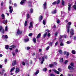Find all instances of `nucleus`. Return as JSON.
I'll use <instances>...</instances> for the list:
<instances>
[{
    "label": "nucleus",
    "instance_id": "1",
    "mask_svg": "<svg viewBox=\"0 0 76 76\" xmlns=\"http://www.w3.org/2000/svg\"><path fill=\"white\" fill-rule=\"evenodd\" d=\"M22 33V31H20L19 29L17 30V35H20V34H21Z\"/></svg>",
    "mask_w": 76,
    "mask_h": 76
},
{
    "label": "nucleus",
    "instance_id": "2",
    "mask_svg": "<svg viewBox=\"0 0 76 76\" xmlns=\"http://www.w3.org/2000/svg\"><path fill=\"white\" fill-rule=\"evenodd\" d=\"M33 27V25L32 24V22H31L30 23V26H29L28 28L30 29V30H31L32 29Z\"/></svg>",
    "mask_w": 76,
    "mask_h": 76
},
{
    "label": "nucleus",
    "instance_id": "3",
    "mask_svg": "<svg viewBox=\"0 0 76 76\" xmlns=\"http://www.w3.org/2000/svg\"><path fill=\"white\" fill-rule=\"evenodd\" d=\"M9 8L10 9L9 10L10 13H12L13 12V8H12V7L10 6L9 7Z\"/></svg>",
    "mask_w": 76,
    "mask_h": 76
},
{
    "label": "nucleus",
    "instance_id": "4",
    "mask_svg": "<svg viewBox=\"0 0 76 76\" xmlns=\"http://www.w3.org/2000/svg\"><path fill=\"white\" fill-rule=\"evenodd\" d=\"M1 31L2 32V34H4V29L3 28V27L1 26H0V32Z\"/></svg>",
    "mask_w": 76,
    "mask_h": 76
},
{
    "label": "nucleus",
    "instance_id": "5",
    "mask_svg": "<svg viewBox=\"0 0 76 76\" xmlns=\"http://www.w3.org/2000/svg\"><path fill=\"white\" fill-rule=\"evenodd\" d=\"M53 71L54 72L56 73H57L58 75L60 74V72H59L56 70L55 69H52Z\"/></svg>",
    "mask_w": 76,
    "mask_h": 76
},
{
    "label": "nucleus",
    "instance_id": "6",
    "mask_svg": "<svg viewBox=\"0 0 76 76\" xmlns=\"http://www.w3.org/2000/svg\"><path fill=\"white\" fill-rule=\"evenodd\" d=\"M72 6V4H69L68 7V10L69 11H70L71 10V7Z\"/></svg>",
    "mask_w": 76,
    "mask_h": 76
},
{
    "label": "nucleus",
    "instance_id": "7",
    "mask_svg": "<svg viewBox=\"0 0 76 76\" xmlns=\"http://www.w3.org/2000/svg\"><path fill=\"white\" fill-rule=\"evenodd\" d=\"M43 7L44 9H45L47 8V2H45L43 4Z\"/></svg>",
    "mask_w": 76,
    "mask_h": 76
},
{
    "label": "nucleus",
    "instance_id": "8",
    "mask_svg": "<svg viewBox=\"0 0 76 76\" xmlns=\"http://www.w3.org/2000/svg\"><path fill=\"white\" fill-rule=\"evenodd\" d=\"M64 55H65V54H66V55L67 56H69V54H70V53H69L68 52H67L66 51H64Z\"/></svg>",
    "mask_w": 76,
    "mask_h": 76
},
{
    "label": "nucleus",
    "instance_id": "9",
    "mask_svg": "<svg viewBox=\"0 0 76 76\" xmlns=\"http://www.w3.org/2000/svg\"><path fill=\"white\" fill-rule=\"evenodd\" d=\"M2 38H6V39H7L8 38V36H7V35H2Z\"/></svg>",
    "mask_w": 76,
    "mask_h": 76
},
{
    "label": "nucleus",
    "instance_id": "10",
    "mask_svg": "<svg viewBox=\"0 0 76 76\" xmlns=\"http://www.w3.org/2000/svg\"><path fill=\"white\" fill-rule=\"evenodd\" d=\"M2 23H4L5 25H7V20H5Z\"/></svg>",
    "mask_w": 76,
    "mask_h": 76
},
{
    "label": "nucleus",
    "instance_id": "11",
    "mask_svg": "<svg viewBox=\"0 0 76 76\" xmlns=\"http://www.w3.org/2000/svg\"><path fill=\"white\" fill-rule=\"evenodd\" d=\"M66 27V28H67V32L68 33H69L70 31L69 28H70V26H67V27Z\"/></svg>",
    "mask_w": 76,
    "mask_h": 76
},
{
    "label": "nucleus",
    "instance_id": "12",
    "mask_svg": "<svg viewBox=\"0 0 76 76\" xmlns=\"http://www.w3.org/2000/svg\"><path fill=\"white\" fill-rule=\"evenodd\" d=\"M19 68H16L15 69V73H19Z\"/></svg>",
    "mask_w": 76,
    "mask_h": 76
},
{
    "label": "nucleus",
    "instance_id": "13",
    "mask_svg": "<svg viewBox=\"0 0 76 76\" xmlns=\"http://www.w3.org/2000/svg\"><path fill=\"white\" fill-rule=\"evenodd\" d=\"M16 64V61L14 60L12 61V66H14Z\"/></svg>",
    "mask_w": 76,
    "mask_h": 76
},
{
    "label": "nucleus",
    "instance_id": "14",
    "mask_svg": "<svg viewBox=\"0 0 76 76\" xmlns=\"http://www.w3.org/2000/svg\"><path fill=\"white\" fill-rule=\"evenodd\" d=\"M70 33L72 35H74V33H73V29H71Z\"/></svg>",
    "mask_w": 76,
    "mask_h": 76
},
{
    "label": "nucleus",
    "instance_id": "15",
    "mask_svg": "<svg viewBox=\"0 0 76 76\" xmlns=\"http://www.w3.org/2000/svg\"><path fill=\"white\" fill-rule=\"evenodd\" d=\"M25 1H26V0H22L20 2V4H23L25 3Z\"/></svg>",
    "mask_w": 76,
    "mask_h": 76
},
{
    "label": "nucleus",
    "instance_id": "16",
    "mask_svg": "<svg viewBox=\"0 0 76 76\" xmlns=\"http://www.w3.org/2000/svg\"><path fill=\"white\" fill-rule=\"evenodd\" d=\"M68 68L69 70H73V67L70 66H69Z\"/></svg>",
    "mask_w": 76,
    "mask_h": 76
},
{
    "label": "nucleus",
    "instance_id": "17",
    "mask_svg": "<svg viewBox=\"0 0 76 76\" xmlns=\"http://www.w3.org/2000/svg\"><path fill=\"white\" fill-rule=\"evenodd\" d=\"M41 33H39V34H38L36 37L37 38H40V37H41Z\"/></svg>",
    "mask_w": 76,
    "mask_h": 76
},
{
    "label": "nucleus",
    "instance_id": "18",
    "mask_svg": "<svg viewBox=\"0 0 76 76\" xmlns=\"http://www.w3.org/2000/svg\"><path fill=\"white\" fill-rule=\"evenodd\" d=\"M42 61L41 62V64H42L43 63V62L44 61V56L42 57Z\"/></svg>",
    "mask_w": 76,
    "mask_h": 76
},
{
    "label": "nucleus",
    "instance_id": "19",
    "mask_svg": "<svg viewBox=\"0 0 76 76\" xmlns=\"http://www.w3.org/2000/svg\"><path fill=\"white\" fill-rule=\"evenodd\" d=\"M72 24V23L71 22H69L67 24V25H66V27H67V26H70V25H71Z\"/></svg>",
    "mask_w": 76,
    "mask_h": 76
},
{
    "label": "nucleus",
    "instance_id": "20",
    "mask_svg": "<svg viewBox=\"0 0 76 76\" xmlns=\"http://www.w3.org/2000/svg\"><path fill=\"white\" fill-rule=\"evenodd\" d=\"M5 71L4 70V69H2L1 70V75H3V73Z\"/></svg>",
    "mask_w": 76,
    "mask_h": 76
},
{
    "label": "nucleus",
    "instance_id": "21",
    "mask_svg": "<svg viewBox=\"0 0 76 76\" xmlns=\"http://www.w3.org/2000/svg\"><path fill=\"white\" fill-rule=\"evenodd\" d=\"M38 73H39V71L37 70L36 71L35 73L34 74V75H38Z\"/></svg>",
    "mask_w": 76,
    "mask_h": 76
},
{
    "label": "nucleus",
    "instance_id": "22",
    "mask_svg": "<svg viewBox=\"0 0 76 76\" xmlns=\"http://www.w3.org/2000/svg\"><path fill=\"white\" fill-rule=\"evenodd\" d=\"M5 31H8V28H7V26H6L5 27Z\"/></svg>",
    "mask_w": 76,
    "mask_h": 76
},
{
    "label": "nucleus",
    "instance_id": "23",
    "mask_svg": "<svg viewBox=\"0 0 76 76\" xmlns=\"http://www.w3.org/2000/svg\"><path fill=\"white\" fill-rule=\"evenodd\" d=\"M5 48L7 50L9 49V46L8 45H6L5 46Z\"/></svg>",
    "mask_w": 76,
    "mask_h": 76
},
{
    "label": "nucleus",
    "instance_id": "24",
    "mask_svg": "<svg viewBox=\"0 0 76 76\" xmlns=\"http://www.w3.org/2000/svg\"><path fill=\"white\" fill-rule=\"evenodd\" d=\"M39 21H41L42 19V16H40L39 18Z\"/></svg>",
    "mask_w": 76,
    "mask_h": 76
},
{
    "label": "nucleus",
    "instance_id": "25",
    "mask_svg": "<svg viewBox=\"0 0 76 76\" xmlns=\"http://www.w3.org/2000/svg\"><path fill=\"white\" fill-rule=\"evenodd\" d=\"M57 13L56 10H54L53 11V12H52V13H53V14H55V13Z\"/></svg>",
    "mask_w": 76,
    "mask_h": 76
},
{
    "label": "nucleus",
    "instance_id": "26",
    "mask_svg": "<svg viewBox=\"0 0 76 76\" xmlns=\"http://www.w3.org/2000/svg\"><path fill=\"white\" fill-rule=\"evenodd\" d=\"M60 0H58L56 2V4H59V3H60Z\"/></svg>",
    "mask_w": 76,
    "mask_h": 76
},
{
    "label": "nucleus",
    "instance_id": "27",
    "mask_svg": "<svg viewBox=\"0 0 76 76\" xmlns=\"http://www.w3.org/2000/svg\"><path fill=\"white\" fill-rule=\"evenodd\" d=\"M43 25H45L46 24V21L45 20H43Z\"/></svg>",
    "mask_w": 76,
    "mask_h": 76
},
{
    "label": "nucleus",
    "instance_id": "28",
    "mask_svg": "<svg viewBox=\"0 0 76 76\" xmlns=\"http://www.w3.org/2000/svg\"><path fill=\"white\" fill-rule=\"evenodd\" d=\"M33 41L35 43L36 41V39H35V38H34L33 39Z\"/></svg>",
    "mask_w": 76,
    "mask_h": 76
},
{
    "label": "nucleus",
    "instance_id": "29",
    "mask_svg": "<svg viewBox=\"0 0 76 76\" xmlns=\"http://www.w3.org/2000/svg\"><path fill=\"white\" fill-rule=\"evenodd\" d=\"M29 41V39H24V41L26 42H28V41Z\"/></svg>",
    "mask_w": 76,
    "mask_h": 76
},
{
    "label": "nucleus",
    "instance_id": "30",
    "mask_svg": "<svg viewBox=\"0 0 76 76\" xmlns=\"http://www.w3.org/2000/svg\"><path fill=\"white\" fill-rule=\"evenodd\" d=\"M15 67H14L12 68V69L10 70V72H12L14 70H15Z\"/></svg>",
    "mask_w": 76,
    "mask_h": 76
},
{
    "label": "nucleus",
    "instance_id": "31",
    "mask_svg": "<svg viewBox=\"0 0 76 76\" xmlns=\"http://www.w3.org/2000/svg\"><path fill=\"white\" fill-rule=\"evenodd\" d=\"M63 58H61L60 59V63H63Z\"/></svg>",
    "mask_w": 76,
    "mask_h": 76
},
{
    "label": "nucleus",
    "instance_id": "32",
    "mask_svg": "<svg viewBox=\"0 0 76 76\" xmlns=\"http://www.w3.org/2000/svg\"><path fill=\"white\" fill-rule=\"evenodd\" d=\"M62 4L63 6L64 5V1L63 0H62Z\"/></svg>",
    "mask_w": 76,
    "mask_h": 76
},
{
    "label": "nucleus",
    "instance_id": "33",
    "mask_svg": "<svg viewBox=\"0 0 76 76\" xmlns=\"http://www.w3.org/2000/svg\"><path fill=\"white\" fill-rule=\"evenodd\" d=\"M72 54H75L76 53V51H75L74 50H72Z\"/></svg>",
    "mask_w": 76,
    "mask_h": 76
},
{
    "label": "nucleus",
    "instance_id": "34",
    "mask_svg": "<svg viewBox=\"0 0 76 76\" xmlns=\"http://www.w3.org/2000/svg\"><path fill=\"white\" fill-rule=\"evenodd\" d=\"M53 66H54L53 64H50L49 65V67H53Z\"/></svg>",
    "mask_w": 76,
    "mask_h": 76
},
{
    "label": "nucleus",
    "instance_id": "35",
    "mask_svg": "<svg viewBox=\"0 0 76 76\" xmlns=\"http://www.w3.org/2000/svg\"><path fill=\"white\" fill-rule=\"evenodd\" d=\"M27 23H28L27 21H25V22L24 23V25L25 26H26L27 25Z\"/></svg>",
    "mask_w": 76,
    "mask_h": 76
},
{
    "label": "nucleus",
    "instance_id": "36",
    "mask_svg": "<svg viewBox=\"0 0 76 76\" xmlns=\"http://www.w3.org/2000/svg\"><path fill=\"white\" fill-rule=\"evenodd\" d=\"M30 13H33V9H31L30 10Z\"/></svg>",
    "mask_w": 76,
    "mask_h": 76
},
{
    "label": "nucleus",
    "instance_id": "37",
    "mask_svg": "<svg viewBox=\"0 0 76 76\" xmlns=\"http://www.w3.org/2000/svg\"><path fill=\"white\" fill-rule=\"evenodd\" d=\"M60 20H56V22L57 23H58V24L59 23H60Z\"/></svg>",
    "mask_w": 76,
    "mask_h": 76
},
{
    "label": "nucleus",
    "instance_id": "38",
    "mask_svg": "<svg viewBox=\"0 0 76 76\" xmlns=\"http://www.w3.org/2000/svg\"><path fill=\"white\" fill-rule=\"evenodd\" d=\"M59 52L60 54H61L62 53V50H59Z\"/></svg>",
    "mask_w": 76,
    "mask_h": 76
},
{
    "label": "nucleus",
    "instance_id": "39",
    "mask_svg": "<svg viewBox=\"0 0 76 76\" xmlns=\"http://www.w3.org/2000/svg\"><path fill=\"white\" fill-rule=\"evenodd\" d=\"M28 4H29V6L31 7V2H28Z\"/></svg>",
    "mask_w": 76,
    "mask_h": 76
},
{
    "label": "nucleus",
    "instance_id": "40",
    "mask_svg": "<svg viewBox=\"0 0 76 76\" xmlns=\"http://www.w3.org/2000/svg\"><path fill=\"white\" fill-rule=\"evenodd\" d=\"M47 33H45V34H44L43 35V37L44 38H45L46 36H47Z\"/></svg>",
    "mask_w": 76,
    "mask_h": 76
},
{
    "label": "nucleus",
    "instance_id": "41",
    "mask_svg": "<svg viewBox=\"0 0 76 76\" xmlns=\"http://www.w3.org/2000/svg\"><path fill=\"white\" fill-rule=\"evenodd\" d=\"M73 7L74 9L76 10V5H74L73 6Z\"/></svg>",
    "mask_w": 76,
    "mask_h": 76
},
{
    "label": "nucleus",
    "instance_id": "42",
    "mask_svg": "<svg viewBox=\"0 0 76 76\" xmlns=\"http://www.w3.org/2000/svg\"><path fill=\"white\" fill-rule=\"evenodd\" d=\"M63 36H59V39H61L63 37Z\"/></svg>",
    "mask_w": 76,
    "mask_h": 76
},
{
    "label": "nucleus",
    "instance_id": "43",
    "mask_svg": "<svg viewBox=\"0 0 76 76\" xmlns=\"http://www.w3.org/2000/svg\"><path fill=\"white\" fill-rule=\"evenodd\" d=\"M63 45H64V44L63 43V42H61L60 43V46H63Z\"/></svg>",
    "mask_w": 76,
    "mask_h": 76
},
{
    "label": "nucleus",
    "instance_id": "44",
    "mask_svg": "<svg viewBox=\"0 0 76 76\" xmlns=\"http://www.w3.org/2000/svg\"><path fill=\"white\" fill-rule=\"evenodd\" d=\"M11 47H12V48H16V46L14 45H12L10 46Z\"/></svg>",
    "mask_w": 76,
    "mask_h": 76
},
{
    "label": "nucleus",
    "instance_id": "45",
    "mask_svg": "<svg viewBox=\"0 0 76 76\" xmlns=\"http://www.w3.org/2000/svg\"><path fill=\"white\" fill-rule=\"evenodd\" d=\"M58 42H57L56 43H55V47H56V46H57V44H58Z\"/></svg>",
    "mask_w": 76,
    "mask_h": 76
},
{
    "label": "nucleus",
    "instance_id": "46",
    "mask_svg": "<svg viewBox=\"0 0 76 76\" xmlns=\"http://www.w3.org/2000/svg\"><path fill=\"white\" fill-rule=\"evenodd\" d=\"M70 65L71 66H74V64L73 63H71L70 64Z\"/></svg>",
    "mask_w": 76,
    "mask_h": 76
},
{
    "label": "nucleus",
    "instance_id": "47",
    "mask_svg": "<svg viewBox=\"0 0 76 76\" xmlns=\"http://www.w3.org/2000/svg\"><path fill=\"white\" fill-rule=\"evenodd\" d=\"M15 53H18V49H16L15 50Z\"/></svg>",
    "mask_w": 76,
    "mask_h": 76
},
{
    "label": "nucleus",
    "instance_id": "48",
    "mask_svg": "<svg viewBox=\"0 0 76 76\" xmlns=\"http://www.w3.org/2000/svg\"><path fill=\"white\" fill-rule=\"evenodd\" d=\"M56 4V1H54L53 3V5H55V4Z\"/></svg>",
    "mask_w": 76,
    "mask_h": 76
},
{
    "label": "nucleus",
    "instance_id": "49",
    "mask_svg": "<svg viewBox=\"0 0 76 76\" xmlns=\"http://www.w3.org/2000/svg\"><path fill=\"white\" fill-rule=\"evenodd\" d=\"M28 35L29 37H31V36H32V34L30 33Z\"/></svg>",
    "mask_w": 76,
    "mask_h": 76
},
{
    "label": "nucleus",
    "instance_id": "50",
    "mask_svg": "<svg viewBox=\"0 0 76 76\" xmlns=\"http://www.w3.org/2000/svg\"><path fill=\"white\" fill-rule=\"evenodd\" d=\"M68 76H73V75L72 74H68Z\"/></svg>",
    "mask_w": 76,
    "mask_h": 76
},
{
    "label": "nucleus",
    "instance_id": "51",
    "mask_svg": "<svg viewBox=\"0 0 76 76\" xmlns=\"http://www.w3.org/2000/svg\"><path fill=\"white\" fill-rule=\"evenodd\" d=\"M43 57H44V58H47V56L46 55L44 56Z\"/></svg>",
    "mask_w": 76,
    "mask_h": 76
},
{
    "label": "nucleus",
    "instance_id": "52",
    "mask_svg": "<svg viewBox=\"0 0 76 76\" xmlns=\"http://www.w3.org/2000/svg\"><path fill=\"white\" fill-rule=\"evenodd\" d=\"M43 71H44V72H46V71H47V69H46V68H44L43 69Z\"/></svg>",
    "mask_w": 76,
    "mask_h": 76
},
{
    "label": "nucleus",
    "instance_id": "53",
    "mask_svg": "<svg viewBox=\"0 0 76 76\" xmlns=\"http://www.w3.org/2000/svg\"><path fill=\"white\" fill-rule=\"evenodd\" d=\"M68 62V60H66L64 62L65 64H66Z\"/></svg>",
    "mask_w": 76,
    "mask_h": 76
},
{
    "label": "nucleus",
    "instance_id": "54",
    "mask_svg": "<svg viewBox=\"0 0 76 76\" xmlns=\"http://www.w3.org/2000/svg\"><path fill=\"white\" fill-rule=\"evenodd\" d=\"M58 33H57V32H56L55 33V36L56 37H57V34H58Z\"/></svg>",
    "mask_w": 76,
    "mask_h": 76
},
{
    "label": "nucleus",
    "instance_id": "55",
    "mask_svg": "<svg viewBox=\"0 0 76 76\" xmlns=\"http://www.w3.org/2000/svg\"><path fill=\"white\" fill-rule=\"evenodd\" d=\"M22 64H23V66L25 65V62H22Z\"/></svg>",
    "mask_w": 76,
    "mask_h": 76
},
{
    "label": "nucleus",
    "instance_id": "56",
    "mask_svg": "<svg viewBox=\"0 0 76 76\" xmlns=\"http://www.w3.org/2000/svg\"><path fill=\"white\" fill-rule=\"evenodd\" d=\"M53 44V42H50V43L49 44V45H50V46H52V45Z\"/></svg>",
    "mask_w": 76,
    "mask_h": 76
},
{
    "label": "nucleus",
    "instance_id": "57",
    "mask_svg": "<svg viewBox=\"0 0 76 76\" xmlns=\"http://www.w3.org/2000/svg\"><path fill=\"white\" fill-rule=\"evenodd\" d=\"M67 44H70V42L69 41H68L67 42H66Z\"/></svg>",
    "mask_w": 76,
    "mask_h": 76
},
{
    "label": "nucleus",
    "instance_id": "58",
    "mask_svg": "<svg viewBox=\"0 0 76 76\" xmlns=\"http://www.w3.org/2000/svg\"><path fill=\"white\" fill-rule=\"evenodd\" d=\"M27 18H29V15L28 14H27Z\"/></svg>",
    "mask_w": 76,
    "mask_h": 76
},
{
    "label": "nucleus",
    "instance_id": "59",
    "mask_svg": "<svg viewBox=\"0 0 76 76\" xmlns=\"http://www.w3.org/2000/svg\"><path fill=\"white\" fill-rule=\"evenodd\" d=\"M1 17H5L4 15L2 14L1 15Z\"/></svg>",
    "mask_w": 76,
    "mask_h": 76
},
{
    "label": "nucleus",
    "instance_id": "60",
    "mask_svg": "<svg viewBox=\"0 0 76 76\" xmlns=\"http://www.w3.org/2000/svg\"><path fill=\"white\" fill-rule=\"evenodd\" d=\"M48 37H50L51 36V34H50V33H49L48 34Z\"/></svg>",
    "mask_w": 76,
    "mask_h": 76
},
{
    "label": "nucleus",
    "instance_id": "61",
    "mask_svg": "<svg viewBox=\"0 0 76 76\" xmlns=\"http://www.w3.org/2000/svg\"><path fill=\"white\" fill-rule=\"evenodd\" d=\"M29 49H30V47H27V50H28Z\"/></svg>",
    "mask_w": 76,
    "mask_h": 76
},
{
    "label": "nucleus",
    "instance_id": "62",
    "mask_svg": "<svg viewBox=\"0 0 76 76\" xmlns=\"http://www.w3.org/2000/svg\"><path fill=\"white\" fill-rule=\"evenodd\" d=\"M7 59H5L4 61L5 62V63L7 62Z\"/></svg>",
    "mask_w": 76,
    "mask_h": 76
},
{
    "label": "nucleus",
    "instance_id": "63",
    "mask_svg": "<svg viewBox=\"0 0 76 76\" xmlns=\"http://www.w3.org/2000/svg\"><path fill=\"white\" fill-rule=\"evenodd\" d=\"M49 48H50V47L48 46L46 48V50H48Z\"/></svg>",
    "mask_w": 76,
    "mask_h": 76
},
{
    "label": "nucleus",
    "instance_id": "64",
    "mask_svg": "<svg viewBox=\"0 0 76 76\" xmlns=\"http://www.w3.org/2000/svg\"><path fill=\"white\" fill-rule=\"evenodd\" d=\"M58 71H59V72H61V69H60V68H58Z\"/></svg>",
    "mask_w": 76,
    "mask_h": 76
}]
</instances>
